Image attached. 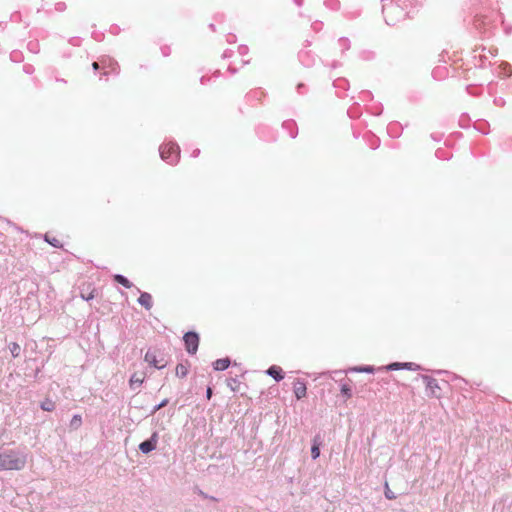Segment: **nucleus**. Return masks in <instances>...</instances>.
Segmentation results:
<instances>
[{"label":"nucleus","instance_id":"obj_1","mask_svg":"<svg viewBox=\"0 0 512 512\" xmlns=\"http://www.w3.org/2000/svg\"><path fill=\"white\" fill-rule=\"evenodd\" d=\"M382 13L387 25L393 26L398 22L412 17L415 6L414 0H381Z\"/></svg>","mask_w":512,"mask_h":512},{"label":"nucleus","instance_id":"obj_2","mask_svg":"<svg viewBox=\"0 0 512 512\" xmlns=\"http://www.w3.org/2000/svg\"><path fill=\"white\" fill-rule=\"evenodd\" d=\"M1 470H21L26 464V454L20 450L7 449L0 453Z\"/></svg>","mask_w":512,"mask_h":512},{"label":"nucleus","instance_id":"obj_3","mask_svg":"<svg viewBox=\"0 0 512 512\" xmlns=\"http://www.w3.org/2000/svg\"><path fill=\"white\" fill-rule=\"evenodd\" d=\"M159 154L163 161L168 164H176L180 158V147L176 142L170 141L159 147Z\"/></svg>","mask_w":512,"mask_h":512},{"label":"nucleus","instance_id":"obj_4","mask_svg":"<svg viewBox=\"0 0 512 512\" xmlns=\"http://www.w3.org/2000/svg\"><path fill=\"white\" fill-rule=\"evenodd\" d=\"M185 349L190 355H194L199 347V335L195 331H188L183 336Z\"/></svg>","mask_w":512,"mask_h":512},{"label":"nucleus","instance_id":"obj_5","mask_svg":"<svg viewBox=\"0 0 512 512\" xmlns=\"http://www.w3.org/2000/svg\"><path fill=\"white\" fill-rule=\"evenodd\" d=\"M159 440V433L157 431H154L150 438L147 440L141 442L138 446L139 450L143 454H149L152 451H154L157 448V443Z\"/></svg>","mask_w":512,"mask_h":512},{"label":"nucleus","instance_id":"obj_6","mask_svg":"<svg viewBox=\"0 0 512 512\" xmlns=\"http://www.w3.org/2000/svg\"><path fill=\"white\" fill-rule=\"evenodd\" d=\"M444 52L445 51L443 50L440 54V62H443V64L437 65L432 70V77L438 81L445 80L448 77V68L445 65L446 60Z\"/></svg>","mask_w":512,"mask_h":512},{"label":"nucleus","instance_id":"obj_7","mask_svg":"<svg viewBox=\"0 0 512 512\" xmlns=\"http://www.w3.org/2000/svg\"><path fill=\"white\" fill-rule=\"evenodd\" d=\"M144 360L150 365V366H153L155 367L156 369L158 370H161L163 369L164 367H166V362H163V359H161L160 361L157 359V354H156V351H153L151 349H149L145 356H144Z\"/></svg>","mask_w":512,"mask_h":512},{"label":"nucleus","instance_id":"obj_8","mask_svg":"<svg viewBox=\"0 0 512 512\" xmlns=\"http://www.w3.org/2000/svg\"><path fill=\"white\" fill-rule=\"evenodd\" d=\"M420 378L426 384V388L431 392V394L435 397H440V394L437 391H441L439 387L438 381L435 378H432L428 375H420Z\"/></svg>","mask_w":512,"mask_h":512},{"label":"nucleus","instance_id":"obj_9","mask_svg":"<svg viewBox=\"0 0 512 512\" xmlns=\"http://www.w3.org/2000/svg\"><path fill=\"white\" fill-rule=\"evenodd\" d=\"M101 65L104 70L103 75L110 73L118 74L119 72L118 63L109 57L101 59Z\"/></svg>","mask_w":512,"mask_h":512},{"label":"nucleus","instance_id":"obj_10","mask_svg":"<svg viewBox=\"0 0 512 512\" xmlns=\"http://www.w3.org/2000/svg\"><path fill=\"white\" fill-rule=\"evenodd\" d=\"M293 392L296 399L300 400L304 398L307 394V387L305 382L301 379H296L293 383Z\"/></svg>","mask_w":512,"mask_h":512},{"label":"nucleus","instance_id":"obj_11","mask_svg":"<svg viewBox=\"0 0 512 512\" xmlns=\"http://www.w3.org/2000/svg\"><path fill=\"white\" fill-rule=\"evenodd\" d=\"M266 374L272 377L276 382L284 378V372L280 366L272 365L266 370Z\"/></svg>","mask_w":512,"mask_h":512},{"label":"nucleus","instance_id":"obj_12","mask_svg":"<svg viewBox=\"0 0 512 512\" xmlns=\"http://www.w3.org/2000/svg\"><path fill=\"white\" fill-rule=\"evenodd\" d=\"M282 127L286 130L291 138H295L298 134L296 122L292 119L286 120L282 123Z\"/></svg>","mask_w":512,"mask_h":512},{"label":"nucleus","instance_id":"obj_13","mask_svg":"<svg viewBox=\"0 0 512 512\" xmlns=\"http://www.w3.org/2000/svg\"><path fill=\"white\" fill-rule=\"evenodd\" d=\"M137 301L146 310H150L152 308V305H153L152 296L148 292H141Z\"/></svg>","mask_w":512,"mask_h":512},{"label":"nucleus","instance_id":"obj_14","mask_svg":"<svg viewBox=\"0 0 512 512\" xmlns=\"http://www.w3.org/2000/svg\"><path fill=\"white\" fill-rule=\"evenodd\" d=\"M231 364V361L228 357L217 359L212 363L213 369L215 371H224Z\"/></svg>","mask_w":512,"mask_h":512},{"label":"nucleus","instance_id":"obj_15","mask_svg":"<svg viewBox=\"0 0 512 512\" xmlns=\"http://www.w3.org/2000/svg\"><path fill=\"white\" fill-rule=\"evenodd\" d=\"M321 440L319 436H315L311 446V457L316 460L320 456Z\"/></svg>","mask_w":512,"mask_h":512},{"label":"nucleus","instance_id":"obj_16","mask_svg":"<svg viewBox=\"0 0 512 512\" xmlns=\"http://www.w3.org/2000/svg\"><path fill=\"white\" fill-rule=\"evenodd\" d=\"M113 279L115 282H117L118 284L124 286L125 288H131L132 287V283L129 281V279L127 277H125L124 275L122 274H115L113 276Z\"/></svg>","mask_w":512,"mask_h":512},{"label":"nucleus","instance_id":"obj_17","mask_svg":"<svg viewBox=\"0 0 512 512\" xmlns=\"http://www.w3.org/2000/svg\"><path fill=\"white\" fill-rule=\"evenodd\" d=\"M144 378L139 377L136 373L133 374L129 380V385L131 389H136L137 387H140L143 384Z\"/></svg>","mask_w":512,"mask_h":512},{"label":"nucleus","instance_id":"obj_18","mask_svg":"<svg viewBox=\"0 0 512 512\" xmlns=\"http://www.w3.org/2000/svg\"><path fill=\"white\" fill-rule=\"evenodd\" d=\"M8 348L10 350V353L12 355L13 358H17L20 356V353H21V347L18 343L16 342H11L9 345H8Z\"/></svg>","mask_w":512,"mask_h":512},{"label":"nucleus","instance_id":"obj_19","mask_svg":"<svg viewBox=\"0 0 512 512\" xmlns=\"http://www.w3.org/2000/svg\"><path fill=\"white\" fill-rule=\"evenodd\" d=\"M227 382V386L234 392L238 391L239 390V385H240V382L239 380L237 379V377H230V378H227L226 380Z\"/></svg>","mask_w":512,"mask_h":512},{"label":"nucleus","instance_id":"obj_20","mask_svg":"<svg viewBox=\"0 0 512 512\" xmlns=\"http://www.w3.org/2000/svg\"><path fill=\"white\" fill-rule=\"evenodd\" d=\"M341 394L345 397V399H349L352 397V388L347 383H342L340 387Z\"/></svg>","mask_w":512,"mask_h":512},{"label":"nucleus","instance_id":"obj_21","mask_svg":"<svg viewBox=\"0 0 512 512\" xmlns=\"http://www.w3.org/2000/svg\"><path fill=\"white\" fill-rule=\"evenodd\" d=\"M324 6L330 10L337 11L340 8L339 0H325Z\"/></svg>","mask_w":512,"mask_h":512},{"label":"nucleus","instance_id":"obj_22","mask_svg":"<svg viewBox=\"0 0 512 512\" xmlns=\"http://www.w3.org/2000/svg\"><path fill=\"white\" fill-rule=\"evenodd\" d=\"M188 374V367L182 363L176 366V375L180 378L186 377Z\"/></svg>","mask_w":512,"mask_h":512},{"label":"nucleus","instance_id":"obj_23","mask_svg":"<svg viewBox=\"0 0 512 512\" xmlns=\"http://www.w3.org/2000/svg\"><path fill=\"white\" fill-rule=\"evenodd\" d=\"M350 40L346 37H341L338 40V45L342 52L347 51L350 49Z\"/></svg>","mask_w":512,"mask_h":512},{"label":"nucleus","instance_id":"obj_24","mask_svg":"<svg viewBox=\"0 0 512 512\" xmlns=\"http://www.w3.org/2000/svg\"><path fill=\"white\" fill-rule=\"evenodd\" d=\"M387 371L404 370V362H392L385 366Z\"/></svg>","mask_w":512,"mask_h":512},{"label":"nucleus","instance_id":"obj_25","mask_svg":"<svg viewBox=\"0 0 512 512\" xmlns=\"http://www.w3.org/2000/svg\"><path fill=\"white\" fill-rule=\"evenodd\" d=\"M40 407L42 410L50 412L55 409V403L50 399H46L41 403Z\"/></svg>","mask_w":512,"mask_h":512},{"label":"nucleus","instance_id":"obj_26","mask_svg":"<svg viewBox=\"0 0 512 512\" xmlns=\"http://www.w3.org/2000/svg\"><path fill=\"white\" fill-rule=\"evenodd\" d=\"M404 370L420 371L424 370L421 365L414 362H404Z\"/></svg>","mask_w":512,"mask_h":512},{"label":"nucleus","instance_id":"obj_27","mask_svg":"<svg viewBox=\"0 0 512 512\" xmlns=\"http://www.w3.org/2000/svg\"><path fill=\"white\" fill-rule=\"evenodd\" d=\"M352 371L359 372V373H373L374 367L370 365H364V366H357L352 368Z\"/></svg>","mask_w":512,"mask_h":512},{"label":"nucleus","instance_id":"obj_28","mask_svg":"<svg viewBox=\"0 0 512 512\" xmlns=\"http://www.w3.org/2000/svg\"><path fill=\"white\" fill-rule=\"evenodd\" d=\"M169 403V400L167 398L163 399L159 404L155 405L153 409L151 410L150 415L155 414L158 410L162 409Z\"/></svg>","mask_w":512,"mask_h":512},{"label":"nucleus","instance_id":"obj_29","mask_svg":"<svg viewBox=\"0 0 512 512\" xmlns=\"http://www.w3.org/2000/svg\"><path fill=\"white\" fill-rule=\"evenodd\" d=\"M435 156L440 160H445L447 158V151L444 148H437Z\"/></svg>","mask_w":512,"mask_h":512},{"label":"nucleus","instance_id":"obj_30","mask_svg":"<svg viewBox=\"0 0 512 512\" xmlns=\"http://www.w3.org/2000/svg\"><path fill=\"white\" fill-rule=\"evenodd\" d=\"M45 241L51 244L55 248H59L62 246L61 242L56 238H49L47 235H45Z\"/></svg>","mask_w":512,"mask_h":512},{"label":"nucleus","instance_id":"obj_31","mask_svg":"<svg viewBox=\"0 0 512 512\" xmlns=\"http://www.w3.org/2000/svg\"><path fill=\"white\" fill-rule=\"evenodd\" d=\"M82 423V419H81V416L80 415H74L72 420H71V426L72 427H78L80 426Z\"/></svg>","mask_w":512,"mask_h":512},{"label":"nucleus","instance_id":"obj_32","mask_svg":"<svg viewBox=\"0 0 512 512\" xmlns=\"http://www.w3.org/2000/svg\"><path fill=\"white\" fill-rule=\"evenodd\" d=\"M248 51H249V49H248V47H247L246 45H240V46L238 47V53H239L240 55H242V56H243V55H246V54L248 53Z\"/></svg>","mask_w":512,"mask_h":512},{"label":"nucleus","instance_id":"obj_33","mask_svg":"<svg viewBox=\"0 0 512 512\" xmlns=\"http://www.w3.org/2000/svg\"><path fill=\"white\" fill-rule=\"evenodd\" d=\"M444 134L432 133L431 138L435 141H440L443 138Z\"/></svg>","mask_w":512,"mask_h":512},{"label":"nucleus","instance_id":"obj_34","mask_svg":"<svg viewBox=\"0 0 512 512\" xmlns=\"http://www.w3.org/2000/svg\"><path fill=\"white\" fill-rule=\"evenodd\" d=\"M81 297H82V299H84L85 301H90V300H92V299L94 298V295H93V293H92V292H91V293H89L88 295H85V294H83V293H82V294H81Z\"/></svg>","mask_w":512,"mask_h":512},{"label":"nucleus","instance_id":"obj_35","mask_svg":"<svg viewBox=\"0 0 512 512\" xmlns=\"http://www.w3.org/2000/svg\"><path fill=\"white\" fill-rule=\"evenodd\" d=\"M92 67L94 71H98L100 67L102 68L101 62H93Z\"/></svg>","mask_w":512,"mask_h":512},{"label":"nucleus","instance_id":"obj_36","mask_svg":"<svg viewBox=\"0 0 512 512\" xmlns=\"http://www.w3.org/2000/svg\"><path fill=\"white\" fill-rule=\"evenodd\" d=\"M213 391L211 387H207L206 389V398L209 400L212 397Z\"/></svg>","mask_w":512,"mask_h":512},{"label":"nucleus","instance_id":"obj_37","mask_svg":"<svg viewBox=\"0 0 512 512\" xmlns=\"http://www.w3.org/2000/svg\"><path fill=\"white\" fill-rule=\"evenodd\" d=\"M161 51H162V54H163L164 56H168V55L170 54V48H169V47H163V48L161 49Z\"/></svg>","mask_w":512,"mask_h":512},{"label":"nucleus","instance_id":"obj_38","mask_svg":"<svg viewBox=\"0 0 512 512\" xmlns=\"http://www.w3.org/2000/svg\"><path fill=\"white\" fill-rule=\"evenodd\" d=\"M341 83H346V80L344 79H338L334 82V86L341 87Z\"/></svg>","mask_w":512,"mask_h":512},{"label":"nucleus","instance_id":"obj_39","mask_svg":"<svg viewBox=\"0 0 512 512\" xmlns=\"http://www.w3.org/2000/svg\"><path fill=\"white\" fill-rule=\"evenodd\" d=\"M200 154V149H194L191 153V157L196 158Z\"/></svg>","mask_w":512,"mask_h":512},{"label":"nucleus","instance_id":"obj_40","mask_svg":"<svg viewBox=\"0 0 512 512\" xmlns=\"http://www.w3.org/2000/svg\"><path fill=\"white\" fill-rule=\"evenodd\" d=\"M32 70H33V67H32L31 65H25V66H24V71H25L26 73H31V72H32Z\"/></svg>","mask_w":512,"mask_h":512},{"label":"nucleus","instance_id":"obj_41","mask_svg":"<svg viewBox=\"0 0 512 512\" xmlns=\"http://www.w3.org/2000/svg\"><path fill=\"white\" fill-rule=\"evenodd\" d=\"M385 496H386L387 499H394L395 498L394 494L391 493L390 491H386L385 492Z\"/></svg>","mask_w":512,"mask_h":512},{"label":"nucleus","instance_id":"obj_42","mask_svg":"<svg viewBox=\"0 0 512 512\" xmlns=\"http://www.w3.org/2000/svg\"><path fill=\"white\" fill-rule=\"evenodd\" d=\"M232 54V52L230 50H226L224 53H223V58H228L230 57Z\"/></svg>","mask_w":512,"mask_h":512},{"label":"nucleus","instance_id":"obj_43","mask_svg":"<svg viewBox=\"0 0 512 512\" xmlns=\"http://www.w3.org/2000/svg\"><path fill=\"white\" fill-rule=\"evenodd\" d=\"M235 38H236V37H235V35H230V36L227 38V41H228L229 43L235 42Z\"/></svg>","mask_w":512,"mask_h":512},{"label":"nucleus","instance_id":"obj_44","mask_svg":"<svg viewBox=\"0 0 512 512\" xmlns=\"http://www.w3.org/2000/svg\"><path fill=\"white\" fill-rule=\"evenodd\" d=\"M303 1H304V0H293V2H294L297 6H299V7H301V6L303 5Z\"/></svg>","mask_w":512,"mask_h":512},{"label":"nucleus","instance_id":"obj_45","mask_svg":"<svg viewBox=\"0 0 512 512\" xmlns=\"http://www.w3.org/2000/svg\"><path fill=\"white\" fill-rule=\"evenodd\" d=\"M63 7H64V3H58L56 9L57 10H62Z\"/></svg>","mask_w":512,"mask_h":512},{"label":"nucleus","instance_id":"obj_46","mask_svg":"<svg viewBox=\"0 0 512 512\" xmlns=\"http://www.w3.org/2000/svg\"><path fill=\"white\" fill-rule=\"evenodd\" d=\"M303 87H304V85H303V84H299V85L297 86L298 92H300V89H301V88H303Z\"/></svg>","mask_w":512,"mask_h":512},{"label":"nucleus","instance_id":"obj_47","mask_svg":"<svg viewBox=\"0 0 512 512\" xmlns=\"http://www.w3.org/2000/svg\"><path fill=\"white\" fill-rule=\"evenodd\" d=\"M209 27L214 31L215 30V26L214 24H210Z\"/></svg>","mask_w":512,"mask_h":512},{"label":"nucleus","instance_id":"obj_48","mask_svg":"<svg viewBox=\"0 0 512 512\" xmlns=\"http://www.w3.org/2000/svg\"><path fill=\"white\" fill-rule=\"evenodd\" d=\"M229 71H231V73H235L236 72V70L232 69L231 67H229Z\"/></svg>","mask_w":512,"mask_h":512},{"label":"nucleus","instance_id":"obj_49","mask_svg":"<svg viewBox=\"0 0 512 512\" xmlns=\"http://www.w3.org/2000/svg\"><path fill=\"white\" fill-rule=\"evenodd\" d=\"M376 142H378V139H375V142H373V145H378V143H376Z\"/></svg>","mask_w":512,"mask_h":512},{"label":"nucleus","instance_id":"obj_50","mask_svg":"<svg viewBox=\"0 0 512 512\" xmlns=\"http://www.w3.org/2000/svg\"><path fill=\"white\" fill-rule=\"evenodd\" d=\"M376 142H378V139H375V142H373V145H378V143H376Z\"/></svg>","mask_w":512,"mask_h":512}]
</instances>
